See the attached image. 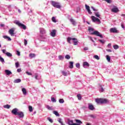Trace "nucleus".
I'll return each mask as SVG.
<instances>
[{"mask_svg": "<svg viewBox=\"0 0 125 125\" xmlns=\"http://www.w3.org/2000/svg\"><path fill=\"white\" fill-rule=\"evenodd\" d=\"M40 79H41V78H39V76H38V75H36V76H35L36 80H40Z\"/></svg>", "mask_w": 125, "mask_h": 125, "instance_id": "13d9d810", "label": "nucleus"}, {"mask_svg": "<svg viewBox=\"0 0 125 125\" xmlns=\"http://www.w3.org/2000/svg\"><path fill=\"white\" fill-rule=\"evenodd\" d=\"M51 101L52 102H54V103H55V102H56V100L55 99V98H54V97H52Z\"/></svg>", "mask_w": 125, "mask_h": 125, "instance_id": "79ce46f5", "label": "nucleus"}, {"mask_svg": "<svg viewBox=\"0 0 125 125\" xmlns=\"http://www.w3.org/2000/svg\"><path fill=\"white\" fill-rule=\"evenodd\" d=\"M75 122L77 123V124H78L79 125H82V124H83V122L79 119H76Z\"/></svg>", "mask_w": 125, "mask_h": 125, "instance_id": "b1692460", "label": "nucleus"}, {"mask_svg": "<svg viewBox=\"0 0 125 125\" xmlns=\"http://www.w3.org/2000/svg\"><path fill=\"white\" fill-rule=\"evenodd\" d=\"M88 108L89 110H90L91 111H93L95 109V107L92 105L91 104H88Z\"/></svg>", "mask_w": 125, "mask_h": 125, "instance_id": "9d476101", "label": "nucleus"}, {"mask_svg": "<svg viewBox=\"0 0 125 125\" xmlns=\"http://www.w3.org/2000/svg\"><path fill=\"white\" fill-rule=\"evenodd\" d=\"M19 110L18 108H14L12 111L11 113L13 115H15V116H17V113L19 112Z\"/></svg>", "mask_w": 125, "mask_h": 125, "instance_id": "1a4fd4ad", "label": "nucleus"}, {"mask_svg": "<svg viewBox=\"0 0 125 125\" xmlns=\"http://www.w3.org/2000/svg\"><path fill=\"white\" fill-rule=\"evenodd\" d=\"M29 57L30 58H34L36 57V55L35 54L30 53L29 54Z\"/></svg>", "mask_w": 125, "mask_h": 125, "instance_id": "a878e982", "label": "nucleus"}, {"mask_svg": "<svg viewBox=\"0 0 125 125\" xmlns=\"http://www.w3.org/2000/svg\"><path fill=\"white\" fill-rule=\"evenodd\" d=\"M69 68H70V69H73L74 68V62H69Z\"/></svg>", "mask_w": 125, "mask_h": 125, "instance_id": "f3484780", "label": "nucleus"}, {"mask_svg": "<svg viewBox=\"0 0 125 125\" xmlns=\"http://www.w3.org/2000/svg\"><path fill=\"white\" fill-rule=\"evenodd\" d=\"M3 38L5 39H8V42H10L11 41V38L8 36H4Z\"/></svg>", "mask_w": 125, "mask_h": 125, "instance_id": "5701e85b", "label": "nucleus"}, {"mask_svg": "<svg viewBox=\"0 0 125 125\" xmlns=\"http://www.w3.org/2000/svg\"><path fill=\"white\" fill-rule=\"evenodd\" d=\"M6 56H7V57H12V54L10 53V52H7L6 53Z\"/></svg>", "mask_w": 125, "mask_h": 125, "instance_id": "bb28decb", "label": "nucleus"}, {"mask_svg": "<svg viewBox=\"0 0 125 125\" xmlns=\"http://www.w3.org/2000/svg\"><path fill=\"white\" fill-rule=\"evenodd\" d=\"M91 18H92V20L93 22H96V17H95V16H92Z\"/></svg>", "mask_w": 125, "mask_h": 125, "instance_id": "cd10ccee", "label": "nucleus"}, {"mask_svg": "<svg viewBox=\"0 0 125 125\" xmlns=\"http://www.w3.org/2000/svg\"><path fill=\"white\" fill-rule=\"evenodd\" d=\"M21 72H22V70L21 69V68H18L17 69V72L18 73H20Z\"/></svg>", "mask_w": 125, "mask_h": 125, "instance_id": "bf43d9fd", "label": "nucleus"}, {"mask_svg": "<svg viewBox=\"0 0 125 125\" xmlns=\"http://www.w3.org/2000/svg\"><path fill=\"white\" fill-rule=\"evenodd\" d=\"M71 41H73L74 42V45H78V43H79V42L78 41V39L77 38H71V37L67 38V42L69 43H71Z\"/></svg>", "mask_w": 125, "mask_h": 125, "instance_id": "f03ea898", "label": "nucleus"}, {"mask_svg": "<svg viewBox=\"0 0 125 125\" xmlns=\"http://www.w3.org/2000/svg\"><path fill=\"white\" fill-rule=\"evenodd\" d=\"M111 11L114 13H117L119 11V9L117 7H114L112 9Z\"/></svg>", "mask_w": 125, "mask_h": 125, "instance_id": "dca6fc26", "label": "nucleus"}, {"mask_svg": "<svg viewBox=\"0 0 125 125\" xmlns=\"http://www.w3.org/2000/svg\"><path fill=\"white\" fill-rule=\"evenodd\" d=\"M64 57H63V56L60 55L59 56V59L60 60H62V59H63Z\"/></svg>", "mask_w": 125, "mask_h": 125, "instance_id": "6e6d98bb", "label": "nucleus"}, {"mask_svg": "<svg viewBox=\"0 0 125 125\" xmlns=\"http://www.w3.org/2000/svg\"><path fill=\"white\" fill-rule=\"evenodd\" d=\"M106 51H107L108 52H112V50L107 49Z\"/></svg>", "mask_w": 125, "mask_h": 125, "instance_id": "338daca9", "label": "nucleus"}, {"mask_svg": "<svg viewBox=\"0 0 125 125\" xmlns=\"http://www.w3.org/2000/svg\"><path fill=\"white\" fill-rule=\"evenodd\" d=\"M53 114H54L55 115H56V116H57V117H59L60 116V115L59 114V113H58V112L56 111H53Z\"/></svg>", "mask_w": 125, "mask_h": 125, "instance_id": "7c9ffc66", "label": "nucleus"}, {"mask_svg": "<svg viewBox=\"0 0 125 125\" xmlns=\"http://www.w3.org/2000/svg\"><path fill=\"white\" fill-rule=\"evenodd\" d=\"M84 50H88V47H85L84 48H83Z\"/></svg>", "mask_w": 125, "mask_h": 125, "instance_id": "774afa93", "label": "nucleus"}, {"mask_svg": "<svg viewBox=\"0 0 125 125\" xmlns=\"http://www.w3.org/2000/svg\"><path fill=\"white\" fill-rule=\"evenodd\" d=\"M17 115L19 116V119H23L24 118V113L22 111H19Z\"/></svg>", "mask_w": 125, "mask_h": 125, "instance_id": "0eeeda50", "label": "nucleus"}, {"mask_svg": "<svg viewBox=\"0 0 125 125\" xmlns=\"http://www.w3.org/2000/svg\"><path fill=\"white\" fill-rule=\"evenodd\" d=\"M16 68H18L19 67V62H17L15 63Z\"/></svg>", "mask_w": 125, "mask_h": 125, "instance_id": "37998d69", "label": "nucleus"}, {"mask_svg": "<svg viewBox=\"0 0 125 125\" xmlns=\"http://www.w3.org/2000/svg\"><path fill=\"white\" fill-rule=\"evenodd\" d=\"M59 103H61V104H63V103H64V99H60L59 100Z\"/></svg>", "mask_w": 125, "mask_h": 125, "instance_id": "c85d7f7f", "label": "nucleus"}, {"mask_svg": "<svg viewBox=\"0 0 125 125\" xmlns=\"http://www.w3.org/2000/svg\"><path fill=\"white\" fill-rule=\"evenodd\" d=\"M85 8L86 9V10H88L89 9H90V8L89 7V6L85 4Z\"/></svg>", "mask_w": 125, "mask_h": 125, "instance_id": "603ef678", "label": "nucleus"}, {"mask_svg": "<svg viewBox=\"0 0 125 125\" xmlns=\"http://www.w3.org/2000/svg\"><path fill=\"white\" fill-rule=\"evenodd\" d=\"M96 22H98L99 24H100V23H101V21H100V20H99V19L97 18H96Z\"/></svg>", "mask_w": 125, "mask_h": 125, "instance_id": "49530a36", "label": "nucleus"}, {"mask_svg": "<svg viewBox=\"0 0 125 125\" xmlns=\"http://www.w3.org/2000/svg\"><path fill=\"white\" fill-rule=\"evenodd\" d=\"M88 38L89 39V40H90V41H91V42H95L94 40L92 39V37L88 36Z\"/></svg>", "mask_w": 125, "mask_h": 125, "instance_id": "864d4df0", "label": "nucleus"}, {"mask_svg": "<svg viewBox=\"0 0 125 125\" xmlns=\"http://www.w3.org/2000/svg\"><path fill=\"white\" fill-rule=\"evenodd\" d=\"M93 58H95V59H96L97 60H99L100 59V58H99V56L98 55H94L93 56Z\"/></svg>", "mask_w": 125, "mask_h": 125, "instance_id": "72a5a7b5", "label": "nucleus"}, {"mask_svg": "<svg viewBox=\"0 0 125 125\" xmlns=\"http://www.w3.org/2000/svg\"><path fill=\"white\" fill-rule=\"evenodd\" d=\"M0 61L3 64L4 63V59H3V58L1 57V56L0 55Z\"/></svg>", "mask_w": 125, "mask_h": 125, "instance_id": "c756f323", "label": "nucleus"}, {"mask_svg": "<svg viewBox=\"0 0 125 125\" xmlns=\"http://www.w3.org/2000/svg\"><path fill=\"white\" fill-rule=\"evenodd\" d=\"M65 58L66 59L69 60L71 58V57H70V55H66L65 56Z\"/></svg>", "mask_w": 125, "mask_h": 125, "instance_id": "8fccbe9b", "label": "nucleus"}, {"mask_svg": "<svg viewBox=\"0 0 125 125\" xmlns=\"http://www.w3.org/2000/svg\"><path fill=\"white\" fill-rule=\"evenodd\" d=\"M106 60H107L108 62H110L111 58L110 57V56L106 55Z\"/></svg>", "mask_w": 125, "mask_h": 125, "instance_id": "c9c22d12", "label": "nucleus"}, {"mask_svg": "<svg viewBox=\"0 0 125 125\" xmlns=\"http://www.w3.org/2000/svg\"><path fill=\"white\" fill-rule=\"evenodd\" d=\"M50 35L52 37H55V36H56V30L55 29L53 30L51 32Z\"/></svg>", "mask_w": 125, "mask_h": 125, "instance_id": "ddd939ff", "label": "nucleus"}, {"mask_svg": "<svg viewBox=\"0 0 125 125\" xmlns=\"http://www.w3.org/2000/svg\"><path fill=\"white\" fill-rule=\"evenodd\" d=\"M17 54L18 56H20V52L19 51H17Z\"/></svg>", "mask_w": 125, "mask_h": 125, "instance_id": "e2e57ef3", "label": "nucleus"}, {"mask_svg": "<svg viewBox=\"0 0 125 125\" xmlns=\"http://www.w3.org/2000/svg\"><path fill=\"white\" fill-rule=\"evenodd\" d=\"M89 14H92V12H91V11H90V9H89V10H87Z\"/></svg>", "mask_w": 125, "mask_h": 125, "instance_id": "052dcab7", "label": "nucleus"}, {"mask_svg": "<svg viewBox=\"0 0 125 125\" xmlns=\"http://www.w3.org/2000/svg\"><path fill=\"white\" fill-rule=\"evenodd\" d=\"M76 68H78V69H80V63H77L76 64Z\"/></svg>", "mask_w": 125, "mask_h": 125, "instance_id": "5fc2aeb1", "label": "nucleus"}, {"mask_svg": "<svg viewBox=\"0 0 125 125\" xmlns=\"http://www.w3.org/2000/svg\"><path fill=\"white\" fill-rule=\"evenodd\" d=\"M2 52L4 54H6V53H7V52H6V49H2L1 50Z\"/></svg>", "mask_w": 125, "mask_h": 125, "instance_id": "a18cd8bd", "label": "nucleus"}, {"mask_svg": "<svg viewBox=\"0 0 125 125\" xmlns=\"http://www.w3.org/2000/svg\"><path fill=\"white\" fill-rule=\"evenodd\" d=\"M95 15L96 16V17H98L99 18H100V15L99 14V12H95Z\"/></svg>", "mask_w": 125, "mask_h": 125, "instance_id": "f704fd0d", "label": "nucleus"}, {"mask_svg": "<svg viewBox=\"0 0 125 125\" xmlns=\"http://www.w3.org/2000/svg\"><path fill=\"white\" fill-rule=\"evenodd\" d=\"M52 21L53 22H54V23H56V22H57V21H56V19H55V17H53L52 18Z\"/></svg>", "mask_w": 125, "mask_h": 125, "instance_id": "ea45409f", "label": "nucleus"}, {"mask_svg": "<svg viewBox=\"0 0 125 125\" xmlns=\"http://www.w3.org/2000/svg\"><path fill=\"white\" fill-rule=\"evenodd\" d=\"M40 33L42 35L45 34V30L43 28H40Z\"/></svg>", "mask_w": 125, "mask_h": 125, "instance_id": "6ab92c4d", "label": "nucleus"}, {"mask_svg": "<svg viewBox=\"0 0 125 125\" xmlns=\"http://www.w3.org/2000/svg\"><path fill=\"white\" fill-rule=\"evenodd\" d=\"M16 24L17 25H18L20 27V28H21V29H23V30H26V25H24L23 24L21 23L19 21H17L16 22Z\"/></svg>", "mask_w": 125, "mask_h": 125, "instance_id": "39448f33", "label": "nucleus"}, {"mask_svg": "<svg viewBox=\"0 0 125 125\" xmlns=\"http://www.w3.org/2000/svg\"><path fill=\"white\" fill-rule=\"evenodd\" d=\"M88 31H89V32H93V31H94V29L91 28V27H89Z\"/></svg>", "mask_w": 125, "mask_h": 125, "instance_id": "a19ab883", "label": "nucleus"}, {"mask_svg": "<svg viewBox=\"0 0 125 125\" xmlns=\"http://www.w3.org/2000/svg\"><path fill=\"white\" fill-rule=\"evenodd\" d=\"M29 112H33V107L32 106H29Z\"/></svg>", "mask_w": 125, "mask_h": 125, "instance_id": "de8ad7c7", "label": "nucleus"}, {"mask_svg": "<svg viewBox=\"0 0 125 125\" xmlns=\"http://www.w3.org/2000/svg\"><path fill=\"white\" fill-rule=\"evenodd\" d=\"M14 83H21V79H16L15 80H14Z\"/></svg>", "mask_w": 125, "mask_h": 125, "instance_id": "aec40b11", "label": "nucleus"}, {"mask_svg": "<svg viewBox=\"0 0 125 125\" xmlns=\"http://www.w3.org/2000/svg\"><path fill=\"white\" fill-rule=\"evenodd\" d=\"M58 122H59V123H60L61 125H65L63 124V122H62V119H61V118L58 119Z\"/></svg>", "mask_w": 125, "mask_h": 125, "instance_id": "4be33fe9", "label": "nucleus"}, {"mask_svg": "<svg viewBox=\"0 0 125 125\" xmlns=\"http://www.w3.org/2000/svg\"><path fill=\"white\" fill-rule=\"evenodd\" d=\"M51 3L52 5H53V6H54V7H56V8H60L61 7L60 5H59V3H58L56 1H51Z\"/></svg>", "mask_w": 125, "mask_h": 125, "instance_id": "7ed1b4c3", "label": "nucleus"}, {"mask_svg": "<svg viewBox=\"0 0 125 125\" xmlns=\"http://www.w3.org/2000/svg\"><path fill=\"white\" fill-rule=\"evenodd\" d=\"M91 8H92V9H93V10L94 11H97V10L95 9V8H94V7L92 6V7H91Z\"/></svg>", "mask_w": 125, "mask_h": 125, "instance_id": "69168bd1", "label": "nucleus"}, {"mask_svg": "<svg viewBox=\"0 0 125 125\" xmlns=\"http://www.w3.org/2000/svg\"><path fill=\"white\" fill-rule=\"evenodd\" d=\"M26 73L27 75H28V76H32V73H31L28 71H26Z\"/></svg>", "mask_w": 125, "mask_h": 125, "instance_id": "680f3d73", "label": "nucleus"}, {"mask_svg": "<svg viewBox=\"0 0 125 125\" xmlns=\"http://www.w3.org/2000/svg\"><path fill=\"white\" fill-rule=\"evenodd\" d=\"M89 117L92 118V119H96V115L91 114L89 115Z\"/></svg>", "mask_w": 125, "mask_h": 125, "instance_id": "4c0bfd02", "label": "nucleus"}, {"mask_svg": "<svg viewBox=\"0 0 125 125\" xmlns=\"http://www.w3.org/2000/svg\"><path fill=\"white\" fill-rule=\"evenodd\" d=\"M62 74L63 75V76H67V72H66L64 71H62Z\"/></svg>", "mask_w": 125, "mask_h": 125, "instance_id": "09e8293b", "label": "nucleus"}, {"mask_svg": "<svg viewBox=\"0 0 125 125\" xmlns=\"http://www.w3.org/2000/svg\"><path fill=\"white\" fill-rule=\"evenodd\" d=\"M69 21L71 22V23H72L73 26H76V25H77V22L73 18H71V19H70Z\"/></svg>", "mask_w": 125, "mask_h": 125, "instance_id": "f8f14e48", "label": "nucleus"}, {"mask_svg": "<svg viewBox=\"0 0 125 125\" xmlns=\"http://www.w3.org/2000/svg\"><path fill=\"white\" fill-rule=\"evenodd\" d=\"M9 34H10L12 37H14L15 36L14 34V30L13 29H11L9 30Z\"/></svg>", "mask_w": 125, "mask_h": 125, "instance_id": "9b49d317", "label": "nucleus"}, {"mask_svg": "<svg viewBox=\"0 0 125 125\" xmlns=\"http://www.w3.org/2000/svg\"><path fill=\"white\" fill-rule=\"evenodd\" d=\"M91 35H95L97 37H100L101 39H103V36L100 34V32L98 31H95L91 33Z\"/></svg>", "mask_w": 125, "mask_h": 125, "instance_id": "20e7f679", "label": "nucleus"}, {"mask_svg": "<svg viewBox=\"0 0 125 125\" xmlns=\"http://www.w3.org/2000/svg\"><path fill=\"white\" fill-rule=\"evenodd\" d=\"M105 1L108 3H111V0H105Z\"/></svg>", "mask_w": 125, "mask_h": 125, "instance_id": "0e129e2a", "label": "nucleus"}, {"mask_svg": "<svg viewBox=\"0 0 125 125\" xmlns=\"http://www.w3.org/2000/svg\"><path fill=\"white\" fill-rule=\"evenodd\" d=\"M5 73L7 76H9L12 74V72L9 70H5Z\"/></svg>", "mask_w": 125, "mask_h": 125, "instance_id": "2eb2a0df", "label": "nucleus"}, {"mask_svg": "<svg viewBox=\"0 0 125 125\" xmlns=\"http://www.w3.org/2000/svg\"><path fill=\"white\" fill-rule=\"evenodd\" d=\"M85 66H87V67L89 66V64L86 62H85L83 63V67L84 68H85Z\"/></svg>", "mask_w": 125, "mask_h": 125, "instance_id": "412c9836", "label": "nucleus"}, {"mask_svg": "<svg viewBox=\"0 0 125 125\" xmlns=\"http://www.w3.org/2000/svg\"><path fill=\"white\" fill-rule=\"evenodd\" d=\"M46 108L48 110H52L53 109L52 108V106H49V105H46Z\"/></svg>", "mask_w": 125, "mask_h": 125, "instance_id": "473e14b6", "label": "nucleus"}, {"mask_svg": "<svg viewBox=\"0 0 125 125\" xmlns=\"http://www.w3.org/2000/svg\"><path fill=\"white\" fill-rule=\"evenodd\" d=\"M103 85L100 84V91H101V92H103V91H104V88H103Z\"/></svg>", "mask_w": 125, "mask_h": 125, "instance_id": "393cba45", "label": "nucleus"}, {"mask_svg": "<svg viewBox=\"0 0 125 125\" xmlns=\"http://www.w3.org/2000/svg\"><path fill=\"white\" fill-rule=\"evenodd\" d=\"M40 39L42 42H47V37H46V36L41 35Z\"/></svg>", "mask_w": 125, "mask_h": 125, "instance_id": "6e6552de", "label": "nucleus"}, {"mask_svg": "<svg viewBox=\"0 0 125 125\" xmlns=\"http://www.w3.org/2000/svg\"><path fill=\"white\" fill-rule=\"evenodd\" d=\"M109 32L113 34H119V30H118L116 27L111 28L109 30Z\"/></svg>", "mask_w": 125, "mask_h": 125, "instance_id": "423d86ee", "label": "nucleus"}, {"mask_svg": "<svg viewBox=\"0 0 125 125\" xmlns=\"http://www.w3.org/2000/svg\"><path fill=\"white\" fill-rule=\"evenodd\" d=\"M113 48L114 49H118V48H119V45H113Z\"/></svg>", "mask_w": 125, "mask_h": 125, "instance_id": "c03bdc74", "label": "nucleus"}, {"mask_svg": "<svg viewBox=\"0 0 125 125\" xmlns=\"http://www.w3.org/2000/svg\"><path fill=\"white\" fill-rule=\"evenodd\" d=\"M3 107L4 108H6V109H9V108H10V105H9V104L4 105H3Z\"/></svg>", "mask_w": 125, "mask_h": 125, "instance_id": "e433bc0d", "label": "nucleus"}, {"mask_svg": "<svg viewBox=\"0 0 125 125\" xmlns=\"http://www.w3.org/2000/svg\"><path fill=\"white\" fill-rule=\"evenodd\" d=\"M98 41L101 42V43H102V44H104L105 43V40L100 39Z\"/></svg>", "mask_w": 125, "mask_h": 125, "instance_id": "2f4dec72", "label": "nucleus"}, {"mask_svg": "<svg viewBox=\"0 0 125 125\" xmlns=\"http://www.w3.org/2000/svg\"><path fill=\"white\" fill-rule=\"evenodd\" d=\"M48 120L49 121V122H50V123H53V120H52V119H51V118H50V117H48Z\"/></svg>", "mask_w": 125, "mask_h": 125, "instance_id": "3c124183", "label": "nucleus"}, {"mask_svg": "<svg viewBox=\"0 0 125 125\" xmlns=\"http://www.w3.org/2000/svg\"><path fill=\"white\" fill-rule=\"evenodd\" d=\"M95 101L97 104H106L108 103V100L106 99L97 98L95 99Z\"/></svg>", "mask_w": 125, "mask_h": 125, "instance_id": "f257e3e1", "label": "nucleus"}, {"mask_svg": "<svg viewBox=\"0 0 125 125\" xmlns=\"http://www.w3.org/2000/svg\"><path fill=\"white\" fill-rule=\"evenodd\" d=\"M24 45H27V43H28V42H27V40H25V39H24Z\"/></svg>", "mask_w": 125, "mask_h": 125, "instance_id": "4d7b16f0", "label": "nucleus"}, {"mask_svg": "<svg viewBox=\"0 0 125 125\" xmlns=\"http://www.w3.org/2000/svg\"><path fill=\"white\" fill-rule=\"evenodd\" d=\"M23 95H27V90H26V89L25 88H22L21 89Z\"/></svg>", "mask_w": 125, "mask_h": 125, "instance_id": "a211bd4d", "label": "nucleus"}, {"mask_svg": "<svg viewBox=\"0 0 125 125\" xmlns=\"http://www.w3.org/2000/svg\"><path fill=\"white\" fill-rule=\"evenodd\" d=\"M67 123L69 125H74L75 123H74V121L73 120H71L70 119H67Z\"/></svg>", "mask_w": 125, "mask_h": 125, "instance_id": "4468645a", "label": "nucleus"}, {"mask_svg": "<svg viewBox=\"0 0 125 125\" xmlns=\"http://www.w3.org/2000/svg\"><path fill=\"white\" fill-rule=\"evenodd\" d=\"M77 96L78 100H81V99H82V95H81V94H78Z\"/></svg>", "mask_w": 125, "mask_h": 125, "instance_id": "58836bf2", "label": "nucleus"}]
</instances>
